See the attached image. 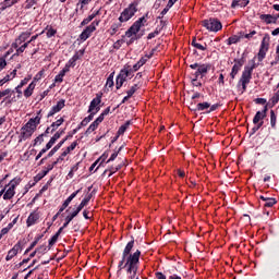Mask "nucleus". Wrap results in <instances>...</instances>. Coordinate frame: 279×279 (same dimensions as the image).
I'll use <instances>...</instances> for the list:
<instances>
[{"label": "nucleus", "instance_id": "1", "mask_svg": "<svg viewBox=\"0 0 279 279\" xmlns=\"http://www.w3.org/2000/svg\"><path fill=\"white\" fill-rule=\"evenodd\" d=\"M132 250H134V240L125 245L121 260L118 264V270L126 269V274L131 275L129 279H140L136 274L138 272V265H141V251L136 250L132 253Z\"/></svg>", "mask_w": 279, "mask_h": 279}, {"label": "nucleus", "instance_id": "2", "mask_svg": "<svg viewBox=\"0 0 279 279\" xmlns=\"http://www.w3.org/2000/svg\"><path fill=\"white\" fill-rule=\"evenodd\" d=\"M256 57H254L253 60H251L252 65H245L244 70L242 72V75L238 82V89L241 92V95L247 90V84L252 82V73H254V69H258L260 66V62L256 63Z\"/></svg>", "mask_w": 279, "mask_h": 279}, {"label": "nucleus", "instance_id": "3", "mask_svg": "<svg viewBox=\"0 0 279 279\" xmlns=\"http://www.w3.org/2000/svg\"><path fill=\"white\" fill-rule=\"evenodd\" d=\"M136 12H138V1L135 0L121 12L118 21H120V23H128V21L133 19Z\"/></svg>", "mask_w": 279, "mask_h": 279}, {"label": "nucleus", "instance_id": "4", "mask_svg": "<svg viewBox=\"0 0 279 279\" xmlns=\"http://www.w3.org/2000/svg\"><path fill=\"white\" fill-rule=\"evenodd\" d=\"M203 27H205L208 32H221L223 29V25L221 24V21L215 17H210L208 20L202 21Z\"/></svg>", "mask_w": 279, "mask_h": 279}, {"label": "nucleus", "instance_id": "5", "mask_svg": "<svg viewBox=\"0 0 279 279\" xmlns=\"http://www.w3.org/2000/svg\"><path fill=\"white\" fill-rule=\"evenodd\" d=\"M14 95V90L12 88H7L4 90H0V99H3L1 104H5V106H12V104H15L16 96Z\"/></svg>", "mask_w": 279, "mask_h": 279}, {"label": "nucleus", "instance_id": "6", "mask_svg": "<svg viewBox=\"0 0 279 279\" xmlns=\"http://www.w3.org/2000/svg\"><path fill=\"white\" fill-rule=\"evenodd\" d=\"M145 19H138L135 21L130 28L125 32L126 38H132V36H138V33L141 32V27H145L143 25V22Z\"/></svg>", "mask_w": 279, "mask_h": 279}, {"label": "nucleus", "instance_id": "7", "mask_svg": "<svg viewBox=\"0 0 279 279\" xmlns=\"http://www.w3.org/2000/svg\"><path fill=\"white\" fill-rule=\"evenodd\" d=\"M104 97V93L98 92L96 94V97L90 101L89 107H88V112H99V110H101V106H99L101 104V99Z\"/></svg>", "mask_w": 279, "mask_h": 279}, {"label": "nucleus", "instance_id": "8", "mask_svg": "<svg viewBox=\"0 0 279 279\" xmlns=\"http://www.w3.org/2000/svg\"><path fill=\"white\" fill-rule=\"evenodd\" d=\"M190 69H197L198 73L201 74V80L206 77V75L208 74V71H210V69H213V65L210 63H193L190 65Z\"/></svg>", "mask_w": 279, "mask_h": 279}, {"label": "nucleus", "instance_id": "9", "mask_svg": "<svg viewBox=\"0 0 279 279\" xmlns=\"http://www.w3.org/2000/svg\"><path fill=\"white\" fill-rule=\"evenodd\" d=\"M21 130H22L21 136L24 141H27V138H32V135L34 134V132H36V129L29 122L26 123Z\"/></svg>", "mask_w": 279, "mask_h": 279}, {"label": "nucleus", "instance_id": "10", "mask_svg": "<svg viewBox=\"0 0 279 279\" xmlns=\"http://www.w3.org/2000/svg\"><path fill=\"white\" fill-rule=\"evenodd\" d=\"M65 104H66V100L64 99L59 100L57 105H54L48 112L47 119H51V117H53L54 114H58V112H60L64 108Z\"/></svg>", "mask_w": 279, "mask_h": 279}, {"label": "nucleus", "instance_id": "11", "mask_svg": "<svg viewBox=\"0 0 279 279\" xmlns=\"http://www.w3.org/2000/svg\"><path fill=\"white\" fill-rule=\"evenodd\" d=\"M97 27H95V22H93L89 26H86V28L81 33L80 39L85 41L88 40V37L93 35V32H95Z\"/></svg>", "mask_w": 279, "mask_h": 279}, {"label": "nucleus", "instance_id": "12", "mask_svg": "<svg viewBox=\"0 0 279 279\" xmlns=\"http://www.w3.org/2000/svg\"><path fill=\"white\" fill-rule=\"evenodd\" d=\"M82 192V189L73 192L61 205L59 213H64V210H66V208H69V204H71V202H73V199H75V197H77V194H80Z\"/></svg>", "mask_w": 279, "mask_h": 279}, {"label": "nucleus", "instance_id": "13", "mask_svg": "<svg viewBox=\"0 0 279 279\" xmlns=\"http://www.w3.org/2000/svg\"><path fill=\"white\" fill-rule=\"evenodd\" d=\"M267 110H269L268 105H265L264 109L262 111H257L256 114L253 118V123L256 125L259 121H263L267 117Z\"/></svg>", "mask_w": 279, "mask_h": 279}, {"label": "nucleus", "instance_id": "14", "mask_svg": "<svg viewBox=\"0 0 279 279\" xmlns=\"http://www.w3.org/2000/svg\"><path fill=\"white\" fill-rule=\"evenodd\" d=\"M32 36V33L29 32H24L22 33L16 39L15 43L12 44L13 49H19V45H23L27 38Z\"/></svg>", "mask_w": 279, "mask_h": 279}, {"label": "nucleus", "instance_id": "15", "mask_svg": "<svg viewBox=\"0 0 279 279\" xmlns=\"http://www.w3.org/2000/svg\"><path fill=\"white\" fill-rule=\"evenodd\" d=\"M128 80V72H120L116 78V88L117 90L121 89L123 84H125Z\"/></svg>", "mask_w": 279, "mask_h": 279}, {"label": "nucleus", "instance_id": "16", "mask_svg": "<svg viewBox=\"0 0 279 279\" xmlns=\"http://www.w3.org/2000/svg\"><path fill=\"white\" fill-rule=\"evenodd\" d=\"M69 138H73V134L69 133L62 141H60V142L48 153V157H49V156H53V155L62 147V145H64V143H66V141H69Z\"/></svg>", "mask_w": 279, "mask_h": 279}, {"label": "nucleus", "instance_id": "17", "mask_svg": "<svg viewBox=\"0 0 279 279\" xmlns=\"http://www.w3.org/2000/svg\"><path fill=\"white\" fill-rule=\"evenodd\" d=\"M21 252V242L16 243L9 252L5 257V260H12L16 254Z\"/></svg>", "mask_w": 279, "mask_h": 279}, {"label": "nucleus", "instance_id": "18", "mask_svg": "<svg viewBox=\"0 0 279 279\" xmlns=\"http://www.w3.org/2000/svg\"><path fill=\"white\" fill-rule=\"evenodd\" d=\"M84 53H85V50H84V49H82V50L75 52V54H74L65 64L70 65V68H71V66H72V68L75 66L77 60H78L80 58H82V56H84Z\"/></svg>", "mask_w": 279, "mask_h": 279}, {"label": "nucleus", "instance_id": "19", "mask_svg": "<svg viewBox=\"0 0 279 279\" xmlns=\"http://www.w3.org/2000/svg\"><path fill=\"white\" fill-rule=\"evenodd\" d=\"M104 121L101 118H97L86 130L85 135L88 136V134H93L97 128H99V124L102 123Z\"/></svg>", "mask_w": 279, "mask_h": 279}, {"label": "nucleus", "instance_id": "20", "mask_svg": "<svg viewBox=\"0 0 279 279\" xmlns=\"http://www.w3.org/2000/svg\"><path fill=\"white\" fill-rule=\"evenodd\" d=\"M41 119H43V110H39L37 112V116L35 118H31L28 122L31 125H33L36 129L38 128V125H40Z\"/></svg>", "mask_w": 279, "mask_h": 279}, {"label": "nucleus", "instance_id": "21", "mask_svg": "<svg viewBox=\"0 0 279 279\" xmlns=\"http://www.w3.org/2000/svg\"><path fill=\"white\" fill-rule=\"evenodd\" d=\"M250 5V0H233L231 3L232 10H235V8H247Z\"/></svg>", "mask_w": 279, "mask_h": 279}, {"label": "nucleus", "instance_id": "22", "mask_svg": "<svg viewBox=\"0 0 279 279\" xmlns=\"http://www.w3.org/2000/svg\"><path fill=\"white\" fill-rule=\"evenodd\" d=\"M123 26V22L119 21L117 23L111 24L110 28L108 29L110 36H114L119 29Z\"/></svg>", "mask_w": 279, "mask_h": 279}, {"label": "nucleus", "instance_id": "23", "mask_svg": "<svg viewBox=\"0 0 279 279\" xmlns=\"http://www.w3.org/2000/svg\"><path fill=\"white\" fill-rule=\"evenodd\" d=\"M3 195V199H12V197H14V195H16V190L13 186L9 185V189L7 191H4Z\"/></svg>", "mask_w": 279, "mask_h": 279}, {"label": "nucleus", "instance_id": "24", "mask_svg": "<svg viewBox=\"0 0 279 279\" xmlns=\"http://www.w3.org/2000/svg\"><path fill=\"white\" fill-rule=\"evenodd\" d=\"M16 77V70H13L10 74H7L2 80H0V87L3 86V84H8L10 80H14Z\"/></svg>", "mask_w": 279, "mask_h": 279}, {"label": "nucleus", "instance_id": "25", "mask_svg": "<svg viewBox=\"0 0 279 279\" xmlns=\"http://www.w3.org/2000/svg\"><path fill=\"white\" fill-rule=\"evenodd\" d=\"M260 21H264V23H266V25H276L275 21H274V15L271 14H262L259 15Z\"/></svg>", "mask_w": 279, "mask_h": 279}, {"label": "nucleus", "instance_id": "26", "mask_svg": "<svg viewBox=\"0 0 279 279\" xmlns=\"http://www.w3.org/2000/svg\"><path fill=\"white\" fill-rule=\"evenodd\" d=\"M16 3H19V0H4L1 3V12H3L4 10H8V8H12V5H16Z\"/></svg>", "mask_w": 279, "mask_h": 279}, {"label": "nucleus", "instance_id": "27", "mask_svg": "<svg viewBox=\"0 0 279 279\" xmlns=\"http://www.w3.org/2000/svg\"><path fill=\"white\" fill-rule=\"evenodd\" d=\"M38 219H40V216H38V214H36V213H32L28 216V218L26 220V223H27L28 227L34 226V225H36V221H38Z\"/></svg>", "mask_w": 279, "mask_h": 279}, {"label": "nucleus", "instance_id": "28", "mask_svg": "<svg viewBox=\"0 0 279 279\" xmlns=\"http://www.w3.org/2000/svg\"><path fill=\"white\" fill-rule=\"evenodd\" d=\"M130 125H132V120H128L124 124H122L117 132L118 136H123Z\"/></svg>", "mask_w": 279, "mask_h": 279}, {"label": "nucleus", "instance_id": "29", "mask_svg": "<svg viewBox=\"0 0 279 279\" xmlns=\"http://www.w3.org/2000/svg\"><path fill=\"white\" fill-rule=\"evenodd\" d=\"M34 88H36V83L32 82L24 90V97H26V99L34 95Z\"/></svg>", "mask_w": 279, "mask_h": 279}, {"label": "nucleus", "instance_id": "30", "mask_svg": "<svg viewBox=\"0 0 279 279\" xmlns=\"http://www.w3.org/2000/svg\"><path fill=\"white\" fill-rule=\"evenodd\" d=\"M192 47H195V49H198L199 51H206L208 45H202L197 43V37H193L192 39Z\"/></svg>", "mask_w": 279, "mask_h": 279}, {"label": "nucleus", "instance_id": "31", "mask_svg": "<svg viewBox=\"0 0 279 279\" xmlns=\"http://www.w3.org/2000/svg\"><path fill=\"white\" fill-rule=\"evenodd\" d=\"M80 215L78 211L74 210L72 214H70L69 216L65 217V222L63 223V228H69V223H71L73 221V219H75V217Z\"/></svg>", "mask_w": 279, "mask_h": 279}, {"label": "nucleus", "instance_id": "32", "mask_svg": "<svg viewBox=\"0 0 279 279\" xmlns=\"http://www.w3.org/2000/svg\"><path fill=\"white\" fill-rule=\"evenodd\" d=\"M62 123H64V118H60L59 120L52 122L51 125H50L51 134H53L56 132V130H58V128H60V125H62Z\"/></svg>", "mask_w": 279, "mask_h": 279}, {"label": "nucleus", "instance_id": "33", "mask_svg": "<svg viewBox=\"0 0 279 279\" xmlns=\"http://www.w3.org/2000/svg\"><path fill=\"white\" fill-rule=\"evenodd\" d=\"M209 108H210V102L208 101L197 104L198 112H204V111L208 112Z\"/></svg>", "mask_w": 279, "mask_h": 279}, {"label": "nucleus", "instance_id": "34", "mask_svg": "<svg viewBox=\"0 0 279 279\" xmlns=\"http://www.w3.org/2000/svg\"><path fill=\"white\" fill-rule=\"evenodd\" d=\"M155 51H156V50L153 49L149 54H146L145 57H142V58L137 61V63L141 64L142 66H143L144 64H147V60H149V59H151V58L154 57V52H155Z\"/></svg>", "mask_w": 279, "mask_h": 279}, {"label": "nucleus", "instance_id": "35", "mask_svg": "<svg viewBox=\"0 0 279 279\" xmlns=\"http://www.w3.org/2000/svg\"><path fill=\"white\" fill-rule=\"evenodd\" d=\"M21 182H23V179H21L20 177H15L13 180L10 181L8 185H5L4 189H8V186H13V189L16 190V186H19Z\"/></svg>", "mask_w": 279, "mask_h": 279}, {"label": "nucleus", "instance_id": "36", "mask_svg": "<svg viewBox=\"0 0 279 279\" xmlns=\"http://www.w3.org/2000/svg\"><path fill=\"white\" fill-rule=\"evenodd\" d=\"M120 73H126V77H130V75H132V73H136V71H134L132 65L125 64L124 68L120 71Z\"/></svg>", "mask_w": 279, "mask_h": 279}, {"label": "nucleus", "instance_id": "37", "mask_svg": "<svg viewBox=\"0 0 279 279\" xmlns=\"http://www.w3.org/2000/svg\"><path fill=\"white\" fill-rule=\"evenodd\" d=\"M268 51L269 50H267V48H259V51L257 53L258 62H263V60H264V58H266Z\"/></svg>", "mask_w": 279, "mask_h": 279}, {"label": "nucleus", "instance_id": "38", "mask_svg": "<svg viewBox=\"0 0 279 279\" xmlns=\"http://www.w3.org/2000/svg\"><path fill=\"white\" fill-rule=\"evenodd\" d=\"M236 43H241V37L239 35H232L227 39V45H236Z\"/></svg>", "mask_w": 279, "mask_h": 279}, {"label": "nucleus", "instance_id": "39", "mask_svg": "<svg viewBox=\"0 0 279 279\" xmlns=\"http://www.w3.org/2000/svg\"><path fill=\"white\" fill-rule=\"evenodd\" d=\"M276 204H278V201H276V198L270 197L266 201V203H264V208H274Z\"/></svg>", "mask_w": 279, "mask_h": 279}, {"label": "nucleus", "instance_id": "40", "mask_svg": "<svg viewBox=\"0 0 279 279\" xmlns=\"http://www.w3.org/2000/svg\"><path fill=\"white\" fill-rule=\"evenodd\" d=\"M259 48L269 50V35L264 36Z\"/></svg>", "mask_w": 279, "mask_h": 279}, {"label": "nucleus", "instance_id": "41", "mask_svg": "<svg viewBox=\"0 0 279 279\" xmlns=\"http://www.w3.org/2000/svg\"><path fill=\"white\" fill-rule=\"evenodd\" d=\"M141 88V84H134L133 86H131V88L126 92V95H129V97H133L134 93H136V90H138Z\"/></svg>", "mask_w": 279, "mask_h": 279}, {"label": "nucleus", "instance_id": "42", "mask_svg": "<svg viewBox=\"0 0 279 279\" xmlns=\"http://www.w3.org/2000/svg\"><path fill=\"white\" fill-rule=\"evenodd\" d=\"M160 32H162V28L157 27L153 33L148 34L147 40H151L153 38H156V36L160 35Z\"/></svg>", "mask_w": 279, "mask_h": 279}, {"label": "nucleus", "instance_id": "43", "mask_svg": "<svg viewBox=\"0 0 279 279\" xmlns=\"http://www.w3.org/2000/svg\"><path fill=\"white\" fill-rule=\"evenodd\" d=\"M245 54L242 56V58L240 59H234V65L233 66H238L240 70L243 66V64H245Z\"/></svg>", "mask_w": 279, "mask_h": 279}, {"label": "nucleus", "instance_id": "44", "mask_svg": "<svg viewBox=\"0 0 279 279\" xmlns=\"http://www.w3.org/2000/svg\"><path fill=\"white\" fill-rule=\"evenodd\" d=\"M239 71H241V69H239L238 66H232L231 69V73H230V82L234 81V78L236 77V75L239 74Z\"/></svg>", "mask_w": 279, "mask_h": 279}, {"label": "nucleus", "instance_id": "45", "mask_svg": "<svg viewBox=\"0 0 279 279\" xmlns=\"http://www.w3.org/2000/svg\"><path fill=\"white\" fill-rule=\"evenodd\" d=\"M276 123H277V116L276 112L274 110H270V125L271 128H276Z\"/></svg>", "mask_w": 279, "mask_h": 279}, {"label": "nucleus", "instance_id": "46", "mask_svg": "<svg viewBox=\"0 0 279 279\" xmlns=\"http://www.w3.org/2000/svg\"><path fill=\"white\" fill-rule=\"evenodd\" d=\"M46 175H47V172H44V170L40 171L39 173H37V174L34 177V182H35L36 184H38V182H40V180H43V178H45Z\"/></svg>", "mask_w": 279, "mask_h": 279}, {"label": "nucleus", "instance_id": "47", "mask_svg": "<svg viewBox=\"0 0 279 279\" xmlns=\"http://www.w3.org/2000/svg\"><path fill=\"white\" fill-rule=\"evenodd\" d=\"M27 47H29V43H25L21 47L17 46V48H15L16 49L15 56H21V53H23Z\"/></svg>", "mask_w": 279, "mask_h": 279}, {"label": "nucleus", "instance_id": "48", "mask_svg": "<svg viewBox=\"0 0 279 279\" xmlns=\"http://www.w3.org/2000/svg\"><path fill=\"white\" fill-rule=\"evenodd\" d=\"M123 149V146H120L118 151H114L110 158L107 160V163L108 162H114V160H117V156H119V153Z\"/></svg>", "mask_w": 279, "mask_h": 279}, {"label": "nucleus", "instance_id": "49", "mask_svg": "<svg viewBox=\"0 0 279 279\" xmlns=\"http://www.w3.org/2000/svg\"><path fill=\"white\" fill-rule=\"evenodd\" d=\"M43 143H45V135L41 133L39 136H37L35 140H34V147H36V145H43Z\"/></svg>", "mask_w": 279, "mask_h": 279}, {"label": "nucleus", "instance_id": "50", "mask_svg": "<svg viewBox=\"0 0 279 279\" xmlns=\"http://www.w3.org/2000/svg\"><path fill=\"white\" fill-rule=\"evenodd\" d=\"M43 75H45V70H40L33 78L34 84H36V82H40V80H43Z\"/></svg>", "mask_w": 279, "mask_h": 279}, {"label": "nucleus", "instance_id": "51", "mask_svg": "<svg viewBox=\"0 0 279 279\" xmlns=\"http://www.w3.org/2000/svg\"><path fill=\"white\" fill-rule=\"evenodd\" d=\"M220 107V104L210 105L209 110L205 111V114H210V112H215V110H218Z\"/></svg>", "mask_w": 279, "mask_h": 279}, {"label": "nucleus", "instance_id": "52", "mask_svg": "<svg viewBox=\"0 0 279 279\" xmlns=\"http://www.w3.org/2000/svg\"><path fill=\"white\" fill-rule=\"evenodd\" d=\"M59 132H56V134L50 138L48 142L51 146L56 145V142L61 137Z\"/></svg>", "mask_w": 279, "mask_h": 279}, {"label": "nucleus", "instance_id": "53", "mask_svg": "<svg viewBox=\"0 0 279 279\" xmlns=\"http://www.w3.org/2000/svg\"><path fill=\"white\" fill-rule=\"evenodd\" d=\"M33 186H36V181L34 182L29 181L28 184L25 185L23 195H26V193H29V189H33Z\"/></svg>", "mask_w": 279, "mask_h": 279}, {"label": "nucleus", "instance_id": "54", "mask_svg": "<svg viewBox=\"0 0 279 279\" xmlns=\"http://www.w3.org/2000/svg\"><path fill=\"white\" fill-rule=\"evenodd\" d=\"M58 239L59 236L58 235H52L51 239L49 240L48 242V250H51V246L54 244V243H58Z\"/></svg>", "mask_w": 279, "mask_h": 279}, {"label": "nucleus", "instance_id": "55", "mask_svg": "<svg viewBox=\"0 0 279 279\" xmlns=\"http://www.w3.org/2000/svg\"><path fill=\"white\" fill-rule=\"evenodd\" d=\"M108 114H110V107H107L98 117V119H101V121H104V119H106V117H108Z\"/></svg>", "mask_w": 279, "mask_h": 279}, {"label": "nucleus", "instance_id": "56", "mask_svg": "<svg viewBox=\"0 0 279 279\" xmlns=\"http://www.w3.org/2000/svg\"><path fill=\"white\" fill-rule=\"evenodd\" d=\"M75 147H77V141L73 142L70 146H68L64 151L68 153V155H69V154H71V151H73L75 149Z\"/></svg>", "mask_w": 279, "mask_h": 279}, {"label": "nucleus", "instance_id": "57", "mask_svg": "<svg viewBox=\"0 0 279 279\" xmlns=\"http://www.w3.org/2000/svg\"><path fill=\"white\" fill-rule=\"evenodd\" d=\"M93 19H95V15H89L88 17L84 19L81 22V27H84L85 25H88V23H90V21H93Z\"/></svg>", "mask_w": 279, "mask_h": 279}, {"label": "nucleus", "instance_id": "58", "mask_svg": "<svg viewBox=\"0 0 279 279\" xmlns=\"http://www.w3.org/2000/svg\"><path fill=\"white\" fill-rule=\"evenodd\" d=\"M143 38V34L133 35L131 39L128 41V45H132L135 40H141Z\"/></svg>", "mask_w": 279, "mask_h": 279}, {"label": "nucleus", "instance_id": "59", "mask_svg": "<svg viewBox=\"0 0 279 279\" xmlns=\"http://www.w3.org/2000/svg\"><path fill=\"white\" fill-rule=\"evenodd\" d=\"M278 62H279V45L277 46V48H276V57H275V60L274 61H271V66H275V64H278Z\"/></svg>", "mask_w": 279, "mask_h": 279}, {"label": "nucleus", "instance_id": "60", "mask_svg": "<svg viewBox=\"0 0 279 279\" xmlns=\"http://www.w3.org/2000/svg\"><path fill=\"white\" fill-rule=\"evenodd\" d=\"M85 206H88V203H87V201H85V199L83 198L82 202H81V204L77 206V208H76L75 210L78 211V213H82V209H83Z\"/></svg>", "mask_w": 279, "mask_h": 279}, {"label": "nucleus", "instance_id": "61", "mask_svg": "<svg viewBox=\"0 0 279 279\" xmlns=\"http://www.w3.org/2000/svg\"><path fill=\"white\" fill-rule=\"evenodd\" d=\"M36 5V0H26L25 10H29Z\"/></svg>", "mask_w": 279, "mask_h": 279}, {"label": "nucleus", "instance_id": "62", "mask_svg": "<svg viewBox=\"0 0 279 279\" xmlns=\"http://www.w3.org/2000/svg\"><path fill=\"white\" fill-rule=\"evenodd\" d=\"M36 252L38 254H47V245H40L39 247L36 248Z\"/></svg>", "mask_w": 279, "mask_h": 279}, {"label": "nucleus", "instance_id": "63", "mask_svg": "<svg viewBox=\"0 0 279 279\" xmlns=\"http://www.w3.org/2000/svg\"><path fill=\"white\" fill-rule=\"evenodd\" d=\"M123 43H125V40H123V39L117 40L113 44V49H119L120 47H122Z\"/></svg>", "mask_w": 279, "mask_h": 279}, {"label": "nucleus", "instance_id": "64", "mask_svg": "<svg viewBox=\"0 0 279 279\" xmlns=\"http://www.w3.org/2000/svg\"><path fill=\"white\" fill-rule=\"evenodd\" d=\"M272 106H276L279 101V96L277 94L274 95V97L270 99Z\"/></svg>", "mask_w": 279, "mask_h": 279}]
</instances>
